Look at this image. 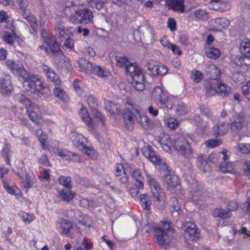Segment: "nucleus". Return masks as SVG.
Instances as JSON below:
<instances>
[{
	"label": "nucleus",
	"instance_id": "obj_22",
	"mask_svg": "<svg viewBox=\"0 0 250 250\" xmlns=\"http://www.w3.org/2000/svg\"><path fill=\"white\" fill-rule=\"evenodd\" d=\"M21 16L30 23L31 28L30 33L34 35L36 34L38 30V25L36 18L34 15L31 14L29 12L22 14Z\"/></svg>",
	"mask_w": 250,
	"mask_h": 250
},
{
	"label": "nucleus",
	"instance_id": "obj_7",
	"mask_svg": "<svg viewBox=\"0 0 250 250\" xmlns=\"http://www.w3.org/2000/svg\"><path fill=\"white\" fill-rule=\"evenodd\" d=\"M174 148L184 158L190 159L193 157L194 151L190 143L184 137H180L174 141Z\"/></svg>",
	"mask_w": 250,
	"mask_h": 250
},
{
	"label": "nucleus",
	"instance_id": "obj_10",
	"mask_svg": "<svg viewBox=\"0 0 250 250\" xmlns=\"http://www.w3.org/2000/svg\"><path fill=\"white\" fill-rule=\"evenodd\" d=\"M144 155L152 163L156 165L162 166L165 168H167L165 161L162 159L156 153L150 146H147L142 148Z\"/></svg>",
	"mask_w": 250,
	"mask_h": 250
},
{
	"label": "nucleus",
	"instance_id": "obj_59",
	"mask_svg": "<svg viewBox=\"0 0 250 250\" xmlns=\"http://www.w3.org/2000/svg\"><path fill=\"white\" fill-rule=\"evenodd\" d=\"M92 113L94 117L98 119L103 125L105 122V117L97 108L94 109Z\"/></svg>",
	"mask_w": 250,
	"mask_h": 250
},
{
	"label": "nucleus",
	"instance_id": "obj_41",
	"mask_svg": "<svg viewBox=\"0 0 250 250\" xmlns=\"http://www.w3.org/2000/svg\"><path fill=\"white\" fill-rule=\"evenodd\" d=\"M131 175L136 180L135 183L138 184L139 188H144V183L142 181L143 178L140 169H134L132 171Z\"/></svg>",
	"mask_w": 250,
	"mask_h": 250
},
{
	"label": "nucleus",
	"instance_id": "obj_46",
	"mask_svg": "<svg viewBox=\"0 0 250 250\" xmlns=\"http://www.w3.org/2000/svg\"><path fill=\"white\" fill-rule=\"evenodd\" d=\"M88 6L95 8L98 10L101 9L104 5V0H86Z\"/></svg>",
	"mask_w": 250,
	"mask_h": 250
},
{
	"label": "nucleus",
	"instance_id": "obj_23",
	"mask_svg": "<svg viewBox=\"0 0 250 250\" xmlns=\"http://www.w3.org/2000/svg\"><path fill=\"white\" fill-rule=\"evenodd\" d=\"M46 44L49 46L51 54L54 57L62 58V57L63 56L60 46L56 42L55 38H53L50 41L49 43H47Z\"/></svg>",
	"mask_w": 250,
	"mask_h": 250
},
{
	"label": "nucleus",
	"instance_id": "obj_45",
	"mask_svg": "<svg viewBox=\"0 0 250 250\" xmlns=\"http://www.w3.org/2000/svg\"><path fill=\"white\" fill-rule=\"evenodd\" d=\"M18 215L23 222L26 224H30L35 219V217L33 214H28L21 211L18 213Z\"/></svg>",
	"mask_w": 250,
	"mask_h": 250
},
{
	"label": "nucleus",
	"instance_id": "obj_19",
	"mask_svg": "<svg viewBox=\"0 0 250 250\" xmlns=\"http://www.w3.org/2000/svg\"><path fill=\"white\" fill-rule=\"evenodd\" d=\"M230 93V87L221 82L219 79L217 78L216 95L223 98H226L228 97Z\"/></svg>",
	"mask_w": 250,
	"mask_h": 250
},
{
	"label": "nucleus",
	"instance_id": "obj_40",
	"mask_svg": "<svg viewBox=\"0 0 250 250\" xmlns=\"http://www.w3.org/2000/svg\"><path fill=\"white\" fill-rule=\"evenodd\" d=\"M237 65L240 66L248 69L249 67L250 66V56L243 55L238 58V62Z\"/></svg>",
	"mask_w": 250,
	"mask_h": 250
},
{
	"label": "nucleus",
	"instance_id": "obj_14",
	"mask_svg": "<svg viewBox=\"0 0 250 250\" xmlns=\"http://www.w3.org/2000/svg\"><path fill=\"white\" fill-rule=\"evenodd\" d=\"M5 64L8 69L14 75L21 77L25 75L26 71L23 65L20 62L8 60L5 62Z\"/></svg>",
	"mask_w": 250,
	"mask_h": 250
},
{
	"label": "nucleus",
	"instance_id": "obj_47",
	"mask_svg": "<svg viewBox=\"0 0 250 250\" xmlns=\"http://www.w3.org/2000/svg\"><path fill=\"white\" fill-rule=\"evenodd\" d=\"M194 16L199 20H206L208 19V13L205 10L199 9L194 12Z\"/></svg>",
	"mask_w": 250,
	"mask_h": 250
},
{
	"label": "nucleus",
	"instance_id": "obj_33",
	"mask_svg": "<svg viewBox=\"0 0 250 250\" xmlns=\"http://www.w3.org/2000/svg\"><path fill=\"white\" fill-rule=\"evenodd\" d=\"M60 197L66 202H70L74 197L75 193L70 189H62L59 192Z\"/></svg>",
	"mask_w": 250,
	"mask_h": 250
},
{
	"label": "nucleus",
	"instance_id": "obj_3",
	"mask_svg": "<svg viewBox=\"0 0 250 250\" xmlns=\"http://www.w3.org/2000/svg\"><path fill=\"white\" fill-rule=\"evenodd\" d=\"M126 76L136 91H142L145 89V76L143 70L136 63H130L126 59Z\"/></svg>",
	"mask_w": 250,
	"mask_h": 250
},
{
	"label": "nucleus",
	"instance_id": "obj_24",
	"mask_svg": "<svg viewBox=\"0 0 250 250\" xmlns=\"http://www.w3.org/2000/svg\"><path fill=\"white\" fill-rule=\"evenodd\" d=\"M79 115L82 120L85 123L90 130H93L94 128V124L85 107H82L80 109Z\"/></svg>",
	"mask_w": 250,
	"mask_h": 250
},
{
	"label": "nucleus",
	"instance_id": "obj_36",
	"mask_svg": "<svg viewBox=\"0 0 250 250\" xmlns=\"http://www.w3.org/2000/svg\"><path fill=\"white\" fill-rule=\"evenodd\" d=\"M104 107L106 110L111 114H118L121 112V108L112 102L106 101L104 102Z\"/></svg>",
	"mask_w": 250,
	"mask_h": 250
},
{
	"label": "nucleus",
	"instance_id": "obj_60",
	"mask_svg": "<svg viewBox=\"0 0 250 250\" xmlns=\"http://www.w3.org/2000/svg\"><path fill=\"white\" fill-rule=\"evenodd\" d=\"M23 186L26 191L32 187L33 183L30 180V174L26 173L25 175V179L22 181Z\"/></svg>",
	"mask_w": 250,
	"mask_h": 250
},
{
	"label": "nucleus",
	"instance_id": "obj_54",
	"mask_svg": "<svg viewBox=\"0 0 250 250\" xmlns=\"http://www.w3.org/2000/svg\"><path fill=\"white\" fill-rule=\"evenodd\" d=\"M146 66L149 74L153 76H156L155 73L157 71L158 65L155 64L154 61H150L147 63Z\"/></svg>",
	"mask_w": 250,
	"mask_h": 250
},
{
	"label": "nucleus",
	"instance_id": "obj_17",
	"mask_svg": "<svg viewBox=\"0 0 250 250\" xmlns=\"http://www.w3.org/2000/svg\"><path fill=\"white\" fill-rule=\"evenodd\" d=\"M228 151L224 149L220 152V155H222V159L224 162H222L219 166V168L223 172L232 173L234 171V164L233 162L228 163L226 161L228 159L227 154Z\"/></svg>",
	"mask_w": 250,
	"mask_h": 250
},
{
	"label": "nucleus",
	"instance_id": "obj_18",
	"mask_svg": "<svg viewBox=\"0 0 250 250\" xmlns=\"http://www.w3.org/2000/svg\"><path fill=\"white\" fill-rule=\"evenodd\" d=\"M244 118L240 115H236L232 116L229 119V128L233 131H238L243 127L244 122Z\"/></svg>",
	"mask_w": 250,
	"mask_h": 250
},
{
	"label": "nucleus",
	"instance_id": "obj_6",
	"mask_svg": "<svg viewBox=\"0 0 250 250\" xmlns=\"http://www.w3.org/2000/svg\"><path fill=\"white\" fill-rule=\"evenodd\" d=\"M152 98L154 103L161 108L171 109L174 104L172 99L158 86L153 89L152 92Z\"/></svg>",
	"mask_w": 250,
	"mask_h": 250
},
{
	"label": "nucleus",
	"instance_id": "obj_32",
	"mask_svg": "<svg viewBox=\"0 0 250 250\" xmlns=\"http://www.w3.org/2000/svg\"><path fill=\"white\" fill-rule=\"evenodd\" d=\"M77 62L81 71L86 73L91 72L94 65L89 61L81 58L78 60Z\"/></svg>",
	"mask_w": 250,
	"mask_h": 250
},
{
	"label": "nucleus",
	"instance_id": "obj_57",
	"mask_svg": "<svg viewBox=\"0 0 250 250\" xmlns=\"http://www.w3.org/2000/svg\"><path fill=\"white\" fill-rule=\"evenodd\" d=\"M208 127L209 126L208 123L204 122L202 124L196 125V131L198 133L203 134L206 132Z\"/></svg>",
	"mask_w": 250,
	"mask_h": 250
},
{
	"label": "nucleus",
	"instance_id": "obj_39",
	"mask_svg": "<svg viewBox=\"0 0 250 250\" xmlns=\"http://www.w3.org/2000/svg\"><path fill=\"white\" fill-rule=\"evenodd\" d=\"M15 2L19 7L21 15L28 12L27 9L29 6V0H15Z\"/></svg>",
	"mask_w": 250,
	"mask_h": 250
},
{
	"label": "nucleus",
	"instance_id": "obj_13",
	"mask_svg": "<svg viewBox=\"0 0 250 250\" xmlns=\"http://www.w3.org/2000/svg\"><path fill=\"white\" fill-rule=\"evenodd\" d=\"M183 229L184 230L185 237L190 240L194 241L199 237V232L195 225L192 222H187L184 225Z\"/></svg>",
	"mask_w": 250,
	"mask_h": 250
},
{
	"label": "nucleus",
	"instance_id": "obj_44",
	"mask_svg": "<svg viewBox=\"0 0 250 250\" xmlns=\"http://www.w3.org/2000/svg\"><path fill=\"white\" fill-rule=\"evenodd\" d=\"M206 54L208 58L216 59L220 57L221 53L218 49L212 47L207 49Z\"/></svg>",
	"mask_w": 250,
	"mask_h": 250
},
{
	"label": "nucleus",
	"instance_id": "obj_28",
	"mask_svg": "<svg viewBox=\"0 0 250 250\" xmlns=\"http://www.w3.org/2000/svg\"><path fill=\"white\" fill-rule=\"evenodd\" d=\"M59 223L62 229L61 233L66 236H70L69 232L73 227L71 222L67 220L61 218L59 220Z\"/></svg>",
	"mask_w": 250,
	"mask_h": 250
},
{
	"label": "nucleus",
	"instance_id": "obj_56",
	"mask_svg": "<svg viewBox=\"0 0 250 250\" xmlns=\"http://www.w3.org/2000/svg\"><path fill=\"white\" fill-rule=\"evenodd\" d=\"M87 103L90 107L91 111L94 109H96L98 106V102L96 99L92 95H89L87 98Z\"/></svg>",
	"mask_w": 250,
	"mask_h": 250
},
{
	"label": "nucleus",
	"instance_id": "obj_51",
	"mask_svg": "<svg viewBox=\"0 0 250 250\" xmlns=\"http://www.w3.org/2000/svg\"><path fill=\"white\" fill-rule=\"evenodd\" d=\"M40 88H39L36 92L39 97H41L42 96L48 97L50 95L51 92L48 87L43 86L42 84Z\"/></svg>",
	"mask_w": 250,
	"mask_h": 250
},
{
	"label": "nucleus",
	"instance_id": "obj_8",
	"mask_svg": "<svg viewBox=\"0 0 250 250\" xmlns=\"http://www.w3.org/2000/svg\"><path fill=\"white\" fill-rule=\"evenodd\" d=\"M26 113L30 120L39 126H42L45 124L42 117L43 109L38 105L32 104L26 108Z\"/></svg>",
	"mask_w": 250,
	"mask_h": 250
},
{
	"label": "nucleus",
	"instance_id": "obj_15",
	"mask_svg": "<svg viewBox=\"0 0 250 250\" xmlns=\"http://www.w3.org/2000/svg\"><path fill=\"white\" fill-rule=\"evenodd\" d=\"M209 24L212 31H221L229 26V21L225 18H216L210 20Z\"/></svg>",
	"mask_w": 250,
	"mask_h": 250
},
{
	"label": "nucleus",
	"instance_id": "obj_35",
	"mask_svg": "<svg viewBox=\"0 0 250 250\" xmlns=\"http://www.w3.org/2000/svg\"><path fill=\"white\" fill-rule=\"evenodd\" d=\"M125 168L123 164H117L116 167L115 176L121 183H125Z\"/></svg>",
	"mask_w": 250,
	"mask_h": 250
},
{
	"label": "nucleus",
	"instance_id": "obj_2",
	"mask_svg": "<svg viewBox=\"0 0 250 250\" xmlns=\"http://www.w3.org/2000/svg\"><path fill=\"white\" fill-rule=\"evenodd\" d=\"M64 12L72 22L77 23H89L93 18L90 10L86 8H82L79 4H77L73 1H71L65 6Z\"/></svg>",
	"mask_w": 250,
	"mask_h": 250
},
{
	"label": "nucleus",
	"instance_id": "obj_5",
	"mask_svg": "<svg viewBox=\"0 0 250 250\" xmlns=\"http://www.w3.org/2000/svg\"><path fill=\"white\" fill-rule=\"evenodd\" d=\"M146 176V181L148 183L151 192L152 197L156 203L164 204L166 201V194L159 183L156 181L154 176L150 174L146 170H145Z\"/></svg>",
	"mask_w": 250,
	"mask_h": 250
},
{
	"label": "nucleus",
	"instance_id": "obj_63",
	"mask_svg": "<svg viewBox=\"0 0 250 250\" xmlns=\"http://www.w3.org/2000/svg\"><path fill=\"white\" fill-rule=\"evenodd\" d=\"M91 73L101 77H104L106 76L105 71L99 66H94Z\"/></svg>",
	"mask_w": 250,
	"mask_h": 250
},
{
	"label": "nucleus",
	"instance_id": "obj_50",
	"mask_svg": "<svg viewBox=\"0 0 250 250\" xmlns=\"http://www.w3.org/2000/svg\"><path fill=\"white\" fill-rule=\"evenodd\" d=\"M171 205L170 211L172 213H177L178 215L180 214V207L177 199L173 198L171 199Z\"/></svg>",
	"mask_w": 250,
	"mask_h": 250
},
{
	"label": "nucleus",
	"instance_id": "obj_34",
	"mask_svg": "<svg viewBox=\"0 0 250 250\" xmlns=\"http://www.w3.org/2000/svg\"><path fill=\"white\" fill-rule=\"evenodd\" d=\"M110 62L113 65L125 68V56L116 55L110 58Z\"/></svg>",
	"mask_w": 250,
	"mask_h": 250
},
{
	"label": "nucleus",
	"instance_id": "obj_53",
	"mask_svg": "<svg viewBox=\"0 0 250 250\" xmlns=\"http://www.w3.org/2000/svg\"><path fill=\"white\" fill-rule=\"evenodd\" d=\"M41 33L42 38L46 43H49L51 40L53 38H55L53 35L48 33L45 29H42Z\"/></svg>",
	"mask_w": 250,
	"mask_h": 250
},
{
	"label": "nucleus",
	"instance_id": "obj_42",
	"mask_svg": "<svg viewBox=\"0 0 250 250\" xmlns=\"http://www.w3.org/2000/svg\"><path fill=\"white\" fill-rule=\"evenodd\" d=\"M197 161L199 164V167L204 172L208 170V162L207 161V157L205 155L200 154L197 157Z\"/></svg>",
	"mask_w": 250,
	"mask_h": 250
},
{
	"label": "nucleus",
	"instance_id": "obj_49",
	"mask_svg": "<svg viewBox=\"0 0 250 250\" xmlns=\"http://www.w3.org/2000/svg\"><path fill=\"white\" fill-rule=\"evenodd\" d=\"M237 150L241 153L250 154V143H240Z\"/></svg>",
	"mask_w": 250,
	"mask_h": 250
},
{
	"label": "nucleus",
	"instance_id": "obj_61",
	"mask_svg": "<svg viewBox=\"0 0 250 250\" xmlns=\"http://www.w3.org/2000/svg\"><path fill=\"white\" fill-rule=\"evenodd\" d=\"M243 94L245 97L250 100V81L248 82L245 85L241 86Z\"/></svg>",
	"mask_w": 250,
	"mask_h": 250
},
{
	"label": "nucleus",
	"instance_id": "obj_16",
	"mask_svg": "<svg viewBox=\"0 0 250 250\" xmlns=\"http://www.w3.org/2000/svg\"><path fill=\"white\" fill-rule=\"evenodd\" d=\"M42 68L46 75L48 79L52 82L56 86H60L61 85L62 81L60 79V77L53 68L45 64L42 65Z\"/></svg>",
	"mask_w": 250,
	"mask_h": 250
},
{
	"label": "nucleus",
	"instance_id": "obj_26",
	"mask_svg": "<svg viewBox=\"0 0 250 250\" xmlns=\"http://www.w3.org/2000/svg\"><path fill=\"white\" fill-rule=\"evenodd\" d=\"M13 89L11 80L9 76H6L0 80V93L5 94Z\"/></svg>",
	"mask_w": 250,
	"mask_h": 250
},
{
	"label": "nucleus",
	"instance_id": "obj_58",
	"mask_svg": "<svg viewBox=\"0 0 250 250\" xmlns=\"http://www.w3.org/2000/svg\"><path fill=\"white\" fill-rule=\"evenodd\" d=\"M62 47L65 50L69 51L73 50L74 47V41L70 37H68L65 39Z\"/></svg>",
	"mask_w": 250,
	"mask_h": 250
},
{
	"label": "nucleus",
	"instance_id": "obj_9",
	"mask_svg": "<svg viewBox=\"0 0 250 250\" xmlns=\"http://www.w3.org/2000/svg\"><path fill=\"white\" fill-rule=\"evenodd\" d=\"M188 185V190L191 196L190 198L196 201L205 194V191L202 185H200L196 179L191 177L187 178Z\"/></svg>",
	"mask_w": 250,
	"mask_h": 250
},
{
	"label": "nucleus",
	"instance_id": "obj_64",
	"mask_svg": "<svg viewBox=\"0 0 250 250\" xmlns=\"http://www.w3.org/2000/svg\"><path fill=\"white\" fill-rule=\"evenodd\" d=\"M3 39L5 42L10 45L13 44L14 42V37L11 35V33L9 32H5L4 33Z\"/></svg>",
	"mask_w": 250,
	"mask_h": 250
},
{
	"label": "nucleus",
	"instance_id": "obj_62",
	"mask_svg": "<svg viewBox=\"0 0 250 250\" xmlns=\"http://www.w3.org/2000/svg\"><path fill=\"white\" fill-rule=\"evenodd\" d=\"M192 80L195 83H199L203 78V73L199 70L192 71Z\"/></svg>",
	"mask_w": 250,
	"mask_h": 250
},
{
	"label": "nucleus",
	"instance_id": "obj_29",
	"mask_svg": "<svg viewBox=\"0 0 250 250\" xmlns=\"http://www.w3.org/2000/svg\"><path fill=\"white\" fill-rule=\"evenodd\" d=\"M164 183L167 186L175 187L179 184L178 177L173 174L168 173L166 175L164 178Z\"/></svg>",
	"mask_w": 250,
	"mask_h": 250
},
{
	"label": "nucleus",
	"instance_id": "obj_37",
	"mask_svg": "<svg viewBox=\"0 0 250 250\" xmlns=\"http://www.w3.org/2000/svg\"><path fill=\"white\" fill-rule=\"evenodd\" d=\"M240 50L243 55L250 56V39L245 38L241 41Z\"/></svg>",
	"mask_w": 250,
	"mask_h": 250
},
{
	"label": "nucleus",
	"instance_id": "obj_11",
	"mask_svg": "<svg viewBox=\"0 0 250 250\" xmlns=\"http://www.w3.org/2000/svg\"><path fill=\"white\" fill-rule=\"evenodd\" d=\"M81 137L80 135L78 134L76 132H72L69 135V138L81 151L84 152L87 156L93 157L94 155V150L93 147H87L83 142H80V140Z\"/></svg>",
	"mask_w": 250,
	"mask_h": 250
},
{
	"label": "nucleus",
	"instance_id": "obj_31",
	"mask_svg": "<svg viewBox=\"0 0 250 250\" xmlns=\"http://www.w3.org/2000/svg\"><path fill=\"white\" fill-rule=\"evenodd\" d=\"M54 95L64 103L69 101V98L64 90L60 86H56L53 90Z\"/></svg>",
	"mask_w": 250,
	"mask_h": 250
},
{
	"label": "nucleus",
	"instance_id": "obj_48",
	"mask_svg": "<svg viewBox=\"0 0 250 250\" xmlns=\"http://www.w3.org/2000/svg\"><path fill=\"white\" fill-rule=\"evenodd\" d=\"M232 79L238 84L242 83L246 80L244 75L242 73L239 72H234L232 74Z\"/></svg>",
	"mask_w": 250,
	"mask_h": 250
},
{
	"label": "nucleus",
	"instance_id": "obj_38",
	"mask_svg": "<svg viewBox=\"0 0 250 250\" xmlns=\"http://www.w3.org/2000/svg\"><path fill=\"white\" fill-rule=\"evenodd\" d=\"M212 214L214 217H219L222 219L229 218L231 216V213L229 210H225L222 208H216L213 211Z\"/></svg>",
	"mask_w": 250,
	"mask_h": 250
},
{
	"label": "nucleus",
	"instance_id": "obj_27",
	"mask_svg": "<svg viewBox=\"0 0 250 250\" xmlns=\"http://www.w3.org/2000/svg\"><path fill=\"white\" fill-rule=\"evenodd\" d=\"M160 143L163 149L167 152L170 151L172 147H174V141H172L168 135H164L161 138Z\"/></svg>",
	"mask_w": 250,
	"mask_h": 250
},
{
	"label": "nucleus",
	"instance_id": "obj_21",
	"mask_svg": "<svg viewBox=\"0 0 250 250\" xmlns=\"http://www.w3.org/2000/svg\"><path fill=\"white\" fill-rule=\"evenodd\" d=\"M151 196L147 193L141 194L139 196V203L143 209L146 211V213H149L151 210V206L152 202L150 200Z\"/></svg>",
	"mask_w": 250,
	"mask_h": 250
},
{
	"label": "nucleus",
	"instance_id": "obj_4",
	"mask_svg": "<svg viewBox=\"0 0 250 250\" xmlns=\"http://www.w3.org/2000/svg\"><path fill=\"white\" fill-rule=\"evenodd\" d=\"M126 116L131 124H134L135 118L145 129H148L151 126L152 121L146 115L140 114L136 105L129 99H126Z\"/></svg>",
	"mask_w": 250,
	"mask_h": 250
},
{
	"label": "nucleus",
	"instance_id": "obj_20",
	"mask_svg": "<svg viewBox=\"0 0 250 250\" xmlns=\"http://www.w3.org/2000/svg\"><path fill=\"white\" fill-rule=\"evenodd\" d=\"M229 128V125L224 122H219L212 128V134L218 137L226 134Z\"/></svg>",
	"mask_w": 250,
	"mask_h": 250
},
{
	"label": "nucleus",
	"instance_id": "obj_52",
	"mask_svg": "<svg viewBox=\"0 0 250 250\" xmlns=\"http://www.w3.org/2000/svg\"><path fill=\"white\" fill-rule=\"evenodd\" d=\"M67 217L75 221L82 216L81 212L78 209H70L67 212Z\"/></svg>",
	"mask_w": 250,
	"mask_h": 250
},
{
	"label": "nucleus",
	"instance_id": "obj_12",
	"mask_svg": "<svg viewBox=\"0 0 250 250\" xmlns=\"http://www.w3.org/2000/svg\"><path fill=\"white\" fill-rule=\"evenodd\" d=\"M42 84L43 82L40 78L33 75L29 76L24 83L26 90L33 93H36Z\"/></svg>",
	"mask_w": 250,
	"mask_h": 250
},
{
	"label": "nucleus",
	"instance_id": "obj_1",
	"mask_svg": "<svg viewBox=\"0 0 250 250\" xmlns=\"http://www.w3.org/2000/svg\"><path fill=\"white\" fill-rule=\"evenodd\" d=\"M146 227H147L146 233H149L152 230L154 231V239L159 245L167 247L173 242L174 229L171 228L170 222L162 221L157 226L147 224Z\"/></svg>",
	"mask_w": 250,
	"mask_h": 250
},
{
	"label": "nucleus",
	"instance_id": "obj_43",
	"mask_svg": "<svg viewBox=\"0 0 250 250\" xmlns=\"http://www.w3.org/2000/svg\"><path fill=\"white\" fill-rule=\"evenodd\" d=\"M14 97L15 101L25 105L26 108L32 104L30 101L22 94H16Z\"/></svg>",
	"mask_w": 250,
	"mask_h": 250
},
{
	"label": "nucleus",
	"instance_id": "obj_25",
	"mask_svg": "<svg viewBox=\"0 0 250 250\" xmlns=\"http://www.w3.org/2000/svg\"><path fill=\"white\" fill-rule=\"evenodd\" d=\"M166 4L169 8L176 11L183 13L185 6L183 0H167Z\"/></svg>",
	"mask_w": 250,
	"mask_h": 250
},
{
	"label": "nucleus",
	"instance_id": "obj_30",
	"mask_svg": "<svg viewBox=\"0 0 250 250\" xmlns=\"http://www.w3.org/2000/svg\"><path fill=\"white\" fill-rule=\"evenodd\" d=\"M217 79L206 83L205 86L206 95L207 97L216 95Z\"/></svg>",
	"mask_w": 250,
	"mask_h": 250
},
{
	"label": "nucleus",
	"instance_id": "obj_55",
	"mask_svg": "<svg viewBox=\"0 0 250 250\" xmlns=\"http://www.w3.org/2000/svg\"><path fill=\"white\" fill-rule=\"evenodd\" d=\"M59 183L63 186L64 187L70 189L71 186L70 185L71 179L70 177L60 176L58 179Z\"/></svg>",
	"mask_w": 250,
	"mask_h": 250
}]
</instances>
